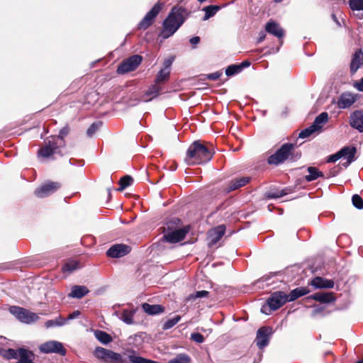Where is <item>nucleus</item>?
Returning <instances> with one entry per match:
<instances>
[{
  "label": "nucleus",
  "instance_id": "obj_12",
  "mask_svg": "<svg viewBox=\"0 0 363 363\" xmlns=\"http://www.w3.org/2000/svg\"><path fill=\"white\" fill-rule=\"evenodd\" d=\"M188 231V227L169 231L164 235V238L169 242H177L184 239Z\"/></svg>",
  "mask_w": 363,
  "mask_h": 363
},
{
  "label": "nucleus",
  "instance_id": "obj_24",
  "mask_svg": "<svg viewBox=\"0 0 363 363\" xmlns=\"http://www.w3.org/2000/svg\"><path fill=\"white\" fill-rule=\"evenodd\" d=\"M328 120V115L327 113L323 112L320 113L318 116H317L311 125L313 127L315 131H318L321 129L323 124H325Z\"/></svg>",
  "mask_w": 363,
  "mask_h": 363
},
{
  "label": "nucleus",
  "instance_id": "obj_20",
  "mask_svg": "<svg viewBox=\"0 0 363 363\" xmlns=\"http://www.w3.org/2000/svg\"><path fill=\"white\" fill-rule=\"evenodd\" d=\"M265 29L269 33L279 38L283 37L284 35L283 29L275 21H271L268 22L265 26Z\"/></svg>",
  "mask_w": 363,
  "mask_h": 363
},
{
  "label": "nucleus",
  "instance_id": "obj_4",
  "mask_svg": "<svg viewBox=\"0 0 363 363\" xmlns=\"http://www.w3.org/2000/svg\"><path fill=\"white\" fill-rule=\"evenodd\" d=\"M95 357L104 363H125L126 360L122 355L111 350L97 347L94 352Z\"/></svg>",
  "mask_w": 363,
  "mask_h": 363
},
{
  "label": "nucleus",
  "instance_id": "obj_25",
  "mask_svg": "<svg viewBox=\"0 0 363 363\" xmlns=\"http://www.w3.org/2000/svg\"><path fill=\"white\" fill-rule=\"evenodd\" d=\"M273 329L270 327H262L257 333V340H268L272 337Z\"/></svg>",
  "mask_w": 363,
  "mask_h": 363
},
{
  "label": "nucleus",
  "instance_id": "obj_14",
  "mask_svg": "<svg viewBox=\"0 0 363 363\" xmlns=\"http://www.w3.org/2000/svg\"><path fill=\"white\" fill-rule=\"evenodd\" d=\"M224 233L225 226L223 225L211 229L208 232V236L209 245H212L216 244L222 238V236L224 235Z\"/></svg>",
  "mask_w": 363,
  "mask_h": 363
},
{
  "label": "nucleus",
  "instance_id": "obj_58",
  "mask_svg": "<svg viewBox=\"0 0 363 363\" xmlns=\"http://www.w3.org/2000/svg\"><path fill=\"white\" fill-rule=\"evenodd\" d=\"M357 363H363V358L357 362Z\"/></svg>",
  "mask_w": 363,
  "mask_h": 363
},
{
  "label": "nucleus",
  "instance_id": "obj_6",
  "mask_svg": "<svg viewBox=\"0 0 363 363\" xmlns=\"http://www.w3.org/2000/svg\"><path fill=\"white\" fill-rule=\"evenodd\" d=\"M286 302H288L287 294L282 291L275 292L268 298L267 305L263 306L261 311L262 313L268 314V308H269L270 311H275Z\"/></svg>",
  "mask_w": 363,
  "mask_h": 363
},
{
  "label": "nucleus",
  "instance_id": "obj_49",
  "mask_svg": "<svg viewBox=\"0 0 363 363\" xmlns=\"http://www.w3.org/2000/svg\"><path fill=\"white\" fill-rule=\"evenodd\" d=\"M79 315H80V311H75L73 313H70L67 318H65L67 319V321H68L69 320H72V319H74V318L79 317Z\"/></svg>",
  "mask_w": 363,
  "mask_h": 363
},
{
  "label": "nucleus",
  "instance_id": "obj_7",
  "mask_svg": "<svg viewBox=\"0 0 363 363\" xmlns=\"http://www.w3.org/2000/svg\"><path fill=\"white\" fill-rule=\"evenodd\" d=\"M294 146L291 144L283 145L274 154L268 158V163L277 165L285 161L291 154Z\"/></svg>",
  "mask_w": 363,
  "mask_h": 363
},
{
  "label": "nucleus",
  "instance_id": "obj_60",
  "mask_svg": "<svg viewBox=\"0 0 363 363\" xmlns=\"http://www.w3.org/2000/svg\"><path fill=\"white\" fill-rule=\"evenodd\" d=\"M279 195H273L272 197H279Z\"/></svg>",
  "mask_w": 363,
  "mask_h": 363
},
{
  "label": "nucleus",
  "instance_id": "obj_51",
  "mask_svg": "<svg viewBox=\"0 0 363 363\" xmlns=\"http://www.w3.org/2000/svg\"><path fill=\"white\" fill-rule=\"evenodd\" d=\"M208 292L207 291H200L196 292L194 297L195 298L203 297V296H206L208 294Z\"/></svg>",
  "mask_w": 363,
  "mask_h": 363
},
{
  "label": "nucleus",
  "instance_id": "obj_42",
  "mask_svg": "<svg viewBox=\"0 0 363 363\" xmlns=\"http://www.w3.org/2000/svg\"><path fill=\"white\" fill-rule=\"evenodd\" d=\"M352 203L358 209L363 208V200L357 194H355L352 196Z\"/></svg>",
  "mask_w": 363,
  "mask_h": 363
},
{
  "label": "nucleus",
  "instance_id": "obj_37",
  "mask_svg": "<svg viewBox=\"0 0 363 363\" xmlns=\"http://www.w3.org/2000/svg\"><path fill=\"white\" fill-rule=\"evenodd\" d=\"M132 183H133V178L130 176H128V175L124 176L119 181L120 187L118 190L122 191L126 187L131 185Z\"/></svg>",
  "mask_w": 363,
  "mask_h": 363
},
{
  "label": "nucleus",
  "instance_id": "obj_1",
  "mask_svg": "<svg viewBox=\"0 0 363 363\" xmlns=\"http://www.w3.org/2000/svg\"><path fill=\"white\" fill-rule=\"evenodd\" d=\"M214 151L213 148H208L199 141L193 143L189 147L185 163L187 165H198L209 162Z\"/></svg>",
  "mask_w": 363,
  "mask_h": 363
},
{
  "label": "nucleus",
  "instance_id": "obj_36",
  "mask_svg": "<svg viewBox=\"0 0 363 363\" xmlns=\"http://www.w3.org/2000/svg\"><path fill=\"white\" fill-rule=\"evenodd\" d=\"M169 69L167 68L162 69L157 74V78L155 79V83L157 84L165 82L169 78Z\"/></svg>",
  "mask_w": 363,
  "mask_h": 363
},
{
  "label": "nucleus",
  "instance_id": "obj_26",
  "mask_svg": "<svg viewBox=\"0 0 363 363\" xmlns=\"http://www.w3.org/2000/svg\"><path fill=\"white\" fill-rule=\"evenodd\" d=\"M250 180V178L248 177H243L240 178H237L233 180L229 186V190L233 191L237 189H239L242 186H244L247 184Z\"/></svg>",
  "mask_w": 363,
  "mask_h": 363
},
{
  "label": "nucleus",
  "instance_id": "obj_30",
  "mask_svg": "<svg viewBox=\"0 0 363 363\" xmlns=\"http://www.w3.org/2000/svg\"><path fill=\"white\" fill-rule=\"evenodd\" d=\"M143 308L145 313L150 315L158 314L162 311V308L160 305L143 303Z\"/></svg>",
  "mask_w": 363,
  "mask_h": 363
},
{
  "label": "nucleus",
  "instance_id": "obj_11",
  "mask_svg": "<svg viewBox=\"0 0 363 363\" xmlns=\"http://www.w3.org/2000/svg\"><path fill=\"white\" fill-rule=\"evenodd\" d=\"M60 187V184L59 183L49 182L36 189L35 194L37 196L43 198L55 192Z\"/></svg>",
  "mask_w": 363,
  "mask_h": 363
},
{
  "label": "nucleus",
  "instance_id": "obj_34",
  "mask_svg": "<svg viewBox=\"0 0 363 363\" xmlns=\"http://www.w3.org/2000/svg\"><path fill=\"white\" fill-rule=\"evenodd\" d=\"M79 267V263L77 262L74 261V260H70L64 264V266L62 267V271L65 273L69 274V273H71L73 271L77 269Z\"/></svg>",
  "mask_w": 363,
  "mask_h": 363
},
{
  "label": "nucleus",
  "instance_id": "obj_17",
  "mask_svg": "<svg viewBox=\"0 0 363 363\" xmlns=\"http://www.w3.org/2000/svg\"><path fill=\"white\" fill-rule=\"evenodd\" d=\"M311 286L315 289H332L334 286V282L331 279H326L323 277H315L311 281Z\"/></svg>",
  "mask_w": 363,
  "mask_h": 363
},
{
  "label": "nucleus",
  "instance_id": "obj_15",
  "mask_svg": "<svg viewBox=\"0 0 363 363\" xmlns=\"http://www.w3.org/2000/svg\"><path fill=\"white\" fill-rule=\"evenodd\" d=\"M18 360L15 363H35V354L29 350L25 348H19Z\"/></svg>",
  "mask_w": 363,
  "mask_h": 363
},
{
  "label": "nucleus",
  "instance_id": "obj_56",
  "mask_svg": "<svg viewBox=\"0 0 363 363\" xmlns=\"http://www.w3.org/2000/svg\"><path fill=\"white\" fill-rule=\"evenodd\" d=\"M219 76H220V74H218V73H213L209 76V78H211L212 79H216L219 77Z\"/></svg>",
  "mask_w": 363,
  "mask_h": 363
},
{
  "label": "nucleus",
  "instance_id": "obj_28",
  "mask_svg": "<svg viewBox=\"0 0 363 363\" xmlns=\"http://www.w3.org/2000/svg\"><path fill=\"white\" fill-rule=\"evenodd\" d=\"M309 291L306 288H296L292 290L289 295H287V301H293L300 296L307 294Z\"/></svg>",
  "mask_w": 363,
  "mask_h": 363
},
{
  "label": "nucleus",
  "instance_id": "obj_31",
  "mask_svg": "<svg viewBox=\"0 0 363 363\" xmlns=\"http://www.w3.org/2000/svg\"><path fill=\"white\" fill-rule=\"evenodd\" d=\"M308 174L306 176V179L308 182L313 181L318 177H322L323 174L320 172L317 168L310 167L308 168Z\"/></svg>",
  "mask_w": 363,
  "mask_h": 363
},
{
  "label": "nucleus",
  "instance_id": "obj_33",
  "mask_svg": "<svg viewBox=\"0 0 363 363\" xmlns=\"http://www.w3.org/2000/svg\"><path fill=\"white\" fill-rule=\"evenodd\" d=\"M191 358L186 354H179L174 358L171 359L169 363H190Z\"/></svg>",
  "mask_w": 363,
  "mask_h": 363
},
{
  "label": "nucleus",
  "instance_id": "obj_61",
  "mask_svg": "<svg viewBox=\"0 0 363 363\" xmlns=\"http://www.w3.org/2000/svg\"><path fill=\"white\" fill-rule=\"evenodd\" d=\"M276 2H280L282 0H274Z\"/></svg>",
  "mask_w": 363,
  "mask_h": 363
},
{
  "label": "nucleus",
  "instance_id": "obj_57",
  "mask_svg": "<svg viewBox=\"0 0 363 363\" xmlns=\"http://www.w3.org/2000/svg\"><path fill=\"white\" fill-rule=\"evenodd\" d=\"M265 36H266V35L264 33H261L259 34L258 42H262V40H264L265 38Z\"/></svg>",
  "mask_w": 363,
  "mask_h": 363
},
{
  "label": "nucleus",
  "instance_id": "obj_19",
  "mask_svg": "<svg viewBox=\"0 0 363 363\" xmlns=\"http://www.w3.org/2000/svg\"><path fill=\"white\" fill-rule=\"evenodd\" d=\"M350 125L359 132H363V113L361 111H355L351 115Z\"/></svg>",
  "mask_w": 363,
  "mask_h": 363
},
{
  "label": "nucleus",
  "instance_id": "obj_38",
  "mask_svg": "<svg viewBox=\"0 0 363 363\" xmlns=\"http://www.w3.org/2000/svg\"><path fill=\"white\" fill-rule=\"evenodd\" d=\"M219 10V7L217 6H206L203 9V11H205V16L203 18V20H207L209 18L214 16L216 12Z\"/></svg>",
  "mask_w": 363,
  "mask_h": 363
},
{
  "label": "nucleus",
  "instance_id": "obj_44",
  "mask_svg": "<svg viewBox=\"0 0 363 363\" xmlns=\"http://www.w3.org/2000/svg\"><path fill=\"white\" fill-rule=\"evenodd\" d=\"M315 130L313 129V127H312L311 125L306 129H304L303 130H302L300 133H299V138H306L308 136H310L311 135H312L313 133H315Z\"/></svg>",
  "mask_w": 363,
  "mask_h": 363
},
{
  "label": "nucleus",
  "instance_id": "obj_21",
  "mask_svg": "<svg viewBox=\"0 0 363 363\" xmlns=\"http://www.w3.org/2000/svg\"><path fill=\"white\" fill-rule=\"evenodd\" d=\"M311 298L324 303H328L335 301V298L332 292L316 293L307 298V299Z\"/></svg>",
  "mask_w": 363,
  "mask_h": 363
},
{
  "label": "nucleus",
  "instance_id": "obj_55",
  "mask_svg": "<svg viewBox=\"0 0 363 363\" xmlns=\"http://www.w3.org/2000/svg\"><path fill=\"white\" fill-rule=\"evenodd\" d=\"M250 63L248 61H244L240 65H238L239 66H242V69L243 67H247L250 66Z\"/></svg>",
  "mask_w": 363,
  "mask_h": 363
},
{
  "label": "nucleus",
  "instance_id": "obj_43",
  "mask_svg": "<svg viewBox=\"0 0 363 363\" xmlns=\"http://www.w3.org/2000/svg\"><path fill=\"white\" fill-rule=\"evenodd\" d=\"M179 320H180V316H179V315L175 316L173 318L167 320L164 324V328L169 329V328L173 327L174 325H176Z\"/></svg>",
  "mask_w": 363,
  "mask_h": 363
},
{
  "label": "nucleus",
  "instance_id": "obj_54",
  "mask_svg": "<svg viewBox=\"0 0 363 363\" xmlns=\"http://www.w3.org/2000/svg\"><path fill=\"white\" fill-rule=\"evenodd\" d=\"M200 38L199 37H193L190 39V43L194 45L198 44Z\"/></svg>",
  "mask_w": 363,
  "mask_h": 363
},
{
  "label": "nucleus",
  "instance_id": "obj_50",
  "mask_svg": "<svg viewBox=\"0 0 363 363\" xmlns=\"http://www.w3.org/2000/svg\"><path fill=\"white\" fill-rule=\"evenodd\" d=\"M354 86L359 91H363V78L359 82H356Z\"/></svg>",
  "mask_w": 363,
  "mask_h": 363
},
{
  "label": "nucleus",
  "instance_id": "obj_16",
  "mask_svg": "<svg viewBox=\"0 0 363 363\" xmlns=\"http://www.w3.org/2000/svg\"><path fill=\"white\" fill-rule=\"evenodd\" d=\"M355 101V97L354 94L345 92L341 94L338 101L337 106L340 108H346L352 106Z\"/></svg>",
  "mask_w": 363,
  "mask_h": 363
},
{
  "label": "nucleus",
  "instance_id": "obj_13",
  "mask_svg": "<svg viewBox=\"0 0 363 363\" xmlns=\"http://www.w3.org/2000/svg\"><path fill=\"white\" fill-rule=\"evenodd\" d=\"M130 251V247L126 245H115L107 251V255L111 257H121L129 253Z\"/></svg>",
  "mask_w": 363,
  "mask_h": 363
},
{
  "label": "nucleus",
  "instance_id": "obj_23",
  "mask_svg": "<svg viewBox=\"0 0 363 363\" xmlns=\"http://www.w3.org/2000/svg\"><path fill=\"white\" fill-rule=\"evenodd\" d=\"M89 293L88 289L84 286H74L69 294V297L81 298Z\"/></svg>",
  "mask_w": 363,
  "mask_h": 363
},
{
  "label": "nucleus",
  "instance_id": "obj_5",
  "mask_svg": "<svg viewBox=\"0 0 363 363\" xmlns=\"http://www.w3.org/2000/svg\"><path fill=\"white\" fill-rule=\"evenodd\" d=\"M10 313L23 323L31 324L39 320L38 314L18 306H11Z\"/></svg>",
  "mask_w": 363,
  "mask_h": 363
},
{
  "label": "nucleus",
  "instance_id": "obj_48",
  "mask_svg": "<svg viewBox=\"0 0 363 363\" xmlns=\"http://www.w3.org/2000/svg\"><path fill=\"white\" fill-rule=\"evenodd\" d=\"M191 340H203L204 337L200 333H194L191 335Z\"/></svg>",
  "mask_w": 363,
  "mask_h": 363
},
{
  "label": "nucleus",
  "instance_id": "obj_47",
  "mask_svg": "<svg viewBox=\"0 0 363 363\" xmlns=\"http://www.w3.org/2000/svg\"><path fill=\"white\" fill-rule=\"evenodd\" d=\"M340 159H341V155H340V151H338L335 154L330 155L327 161L328 162H335Z\"/></svg>",
  "mask_w": 363,
  "mask_h": 363
},
{
  "label": "nucleus",
  "instance_id": "obj_45",
  "mask_svg": "<svg viewBox=\"0 0 363 363\" xmlns=\"http://www.w3.org/2000/svg\"><path fill=\"white\" fill-rule=\"evenodd\" d=\"M101 125V122L94 123H93L87 130V135L89 136H92L96 131L99 128V127Z\"/></svg>",
  "mask_w": 363,
  "mask_h": 363
},
{
  "label": "nucleus",
  "instance_id": "obj_27",
  "mask_svg": "<svg viewBox=\"0 0 363 363\" xmlns=\"http://www.w3.org/2000/svg\"><path fill=\"white\" fill-rule=\"evenodd\" d=\"M67 323V319L62 316H58L53 320H47L45 323V327L46 328H55V327H61L65 325Z\"/></svg>",
  "mask_w": 363,
  "mask_h": 363
},
{
  "label": "nucleus",
  "instance_id": "obj_3",
  "mask_svg": "<svg viewBox=\"0 0 363 363\" xmlns=\"http://www.w3.org/2000/svg\"><path fill=\"white\" fill-rule=\"evenodd\" d=\"M67 130L62 129L60 131V136L51 137L45 141L44 146L38 151V156L43 158H49L52 155L59 153L58 148L64 145L63 135H66Z\"/></svg>",
  "mask_w": 363,
  "mask_h": 363
},
{
  "label": "nucleus",
  "instance_id": "obj_35",
  "mask_svg": "<svg viewBox=\"0 0 363 363\" xmlns=\"http://www.w3.org/2000/svg\"><path fill=\"white\" fill-rule=\"evenodd\" d=\"M128 359L131 363H159L158 362L136 356L135 354H130L128 356Z\"/></svg>",
  "mask_w": 363,
  "mask_h": 363
},
{
  "label": "nucleus",
  "instance_id": "obj_10",
  "mask_svg": "<svg viewBox=\"0 0 363 363\" xmlns=\"http://www.w3.org/2000/svg\"><path fill=\"white\" fill-rule=\"evenodd\" d=\"M163 4L160 3L156 4L152 9L145 15L139 24L140 29L147 28L153 22L155 18L157 16L162 8Z\"/></svg>",
  "mask_w": 363,
  "mask_h": 363
},
{
  "label": "nucleus",
  "instance_id": "obj_29",
  "mask_svg": "<svg viewBox=\"0 0 363 363\" xmlns=\"http://www.w3.org/2000/svg\"><path fill=\"white\" fill-rule=\"evenodd\" d=\"M18 352L19 349L15 350L12 348H9L7 350L1 349L0 348V354L6 359H17L18 358Z\"/></svg>",
  "mask_w": 363,
  "mask_h": 363
},
{
  "label": "nucleus",
  "instance_id": "obj_41",
  "mask_svg": "<svg viewBox=\"0 0 363 363\" xmlns=\"http://www.w3.org/2000/svg\"><path fill=\"white\" fill-rule=\"evenodd\" d=\"M94 335L95 337L98 340H111V337L106 333L105 332L101 331V330H94Z\"/></svg>",
  "mask_w": 363,
  "mask_h": 363
},
{
  "label": "nucleus",
  "instance_id": "obj_22",
  "mask_svg": "<svg viewBox=\"0 0 363 363\" xmlns=\"http://www.w3.org/2000/svg\"><path fill=\"white\" fill-rule=\"evenodd\" d=\"M363 65V53L361 50L357 51L351 62V71L352 72H357V70Z\"/></svg>",
  "mask_w": 363,
  "mask_h": 363
},
{
  "label": "nucleus",
  "instance_id": "obj_32",
  "mask_svg": "<svg viewBox=\"0 0 363 363\" xmlns=\"http://www.w3.org/2000/svg\"><path fill=\"white\" fill-rule=\"evenodd\" d=\"M135 310H124L121 315V320L125 323L126 324H133V315L135 313Z\"/></svg>",
  "mask_w": 363,
  "mask_h": 363
},
{
  "label": "nucleus",
  "instance_id": "obj_53",
  "mask_svg": "<svg viewBox=\"0 0 363 363\" xmlns=\"http://www.w3.org/2000/svg\"><path fill=\"white\" fill-rule=\"evenodd\" d=\"M172 62H173V59H168V60H167L164 62V68H167V69H169V67H170Z\"/></svg>",
  "mask_w": 363,
  "mask_h": 363
},
{
  "label": "nucleus",
  "instance_id": "obj_8",
  "mask_svg": "<svg viewBox=\"0 0 363 363\" xmlns=\"http://www.w3.org/2000/svg\"><path fill=\"white\" fill-rule=\"evenodd\" d=\"M39 349L43 353H57L62 356L65 355L67 352L60 342H45L40 345Z\"/></svg>",
  "mask_w": 363,
  "mask_h": 363
},
{
  "label": "nucleus",
  "instance_id": "obj_52",
  "mask_svg": "<svg viewBox=\"0 0 363 363\" xmlns=\"http://www.w3.org/2000/svg\"><path fill=\"white\" fill-rule=\"evenodd\" d=\"M268 343L269 342H257V345L259 349L262 350L268 345Z\"/></svg>",
  "mask_w": 363,
  "mask_h": 363
},
{
  "label": "nucleus",
  "instance_id": "obj_39",
  "mask_svg": "<svg viewBox=\"0 0 363 363\" xmlns=\"http://www.w3.org/2000/svg\"><path fill=\"white\" fill-rule=\"evenodd\" d=\"M349 4L352 11H363V0H350Z\"/></svg>",
  "mask_w": 363,
  "mask_h": 363
},
{
  "label": "nucleus",
  "instance_id": "obj_2",
  "mask_svg": "<svg viewBox=\"0 0 363 363\" xmlns=\"http://www.w3.org/2000/svg\"><path fill=\"white\" fill-rule=\"evenodd\" d=\"M184 22L183 13L181 9H173L163 23L161 35L164 38L174 34Z\"/></svg>",
  "mask_w": 363,
  "mask_h": 363
},
{
  "label": "nucleus",
  "instance_id": "obj_9",
  "mask_svg": "<svg viewBox=\"0 0 363 363\" xmlns=\"http://www.w3.org/2000/svg\"><path fill=\"white\" fill-rule=\"evenodd\" d=\"M142 57L140 55H133L125 60L118 67L117 72L124 74L134 70L140 64Z\"/></svg>",
  "mask_w": 363,
  "mask_h": 363
},
{
  "label": "nucleus",
  "instance_id": "obj_46",
  "mask_svg": "<svg viewBox=\"0 0 363 363\" xmlns=\"http://www.w3.org/2000/svg\"><path fill=\"white\" fill-rule=\"evenodd\" d=\"M159 91H160V87L157 86V85H154V86H152V87H151L147 91V94L148 95H151L152 96L151 98H154L158 94Z\"/></svg>",
  "mask_w": 363,
  "mask_h": 363
},
{
  "label": "nucleus",
  "instance_id": "obj_59",
  "mask_svg": "<svg viewBox=\"0 0 363 363\" xmlns=\"http://www.w3.org/2000/svg\"><path fill=\"white\" fill-rule=\"evenodd\" d=\"M102 342V343H104V344H107V343H108L109 342L104 341V342Z\"/></svg>",
  "mask_w": 363,
  "mask_h": 363
},
{
  "label": "nucleus",
  "instance_id": "obj_18",
  "mask_svg": "<svg viewBox=\"0 0 363 363\" xmlns=\"http://www.w3.org/2000/svg\"><path fill=\"white\" fill-rule=\"evenodd\" d=\"M356 149L351 147H345L340 150L341 159L346 160V162L343 164L345 167H347L354 160V155Z\"/></svg>",
  "mask_w": 363,
  "mask_h": 363
},
{
  "label": "nucleus",
  "instance_id": "obj_40",
  "mask_svg": "<svg viewBox=\"0 0 363 363\" xmlns=\"http://www.w3.org/2000/svg\"><path fill=\"white\" fill-rule=\"evenodd\" d=\"M242 70V66L238 65H230L225 69V74L227 76H233L235 74L239 73Z\"/></svg>",
  "mask_w": 363,
  "mask_h": 363
}]
</instances>
